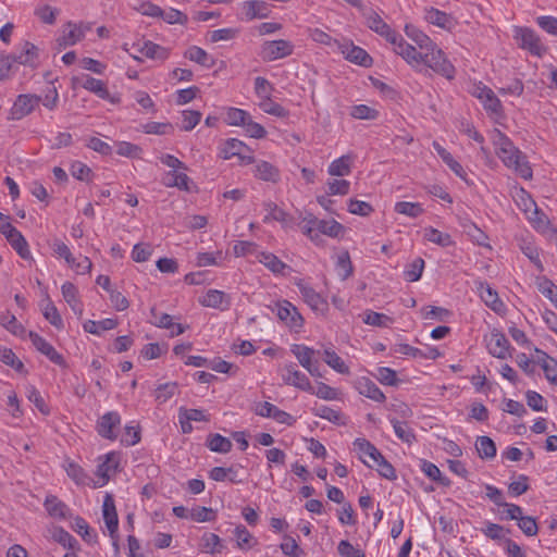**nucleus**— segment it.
<instances>
[{
	"instance_id": "obj_1",
	"label": "nucleus",
	"mask_w": 557,
	"mask_h": 557,
	"mask_svg": "<svg viewBox=\"0 0 557 557\" xmlns=\"http://www.w3.org/2000/svg\"><path fill=\"white\" fill-rule=\"evenodd\" d=\"M497 146L496 153L506 166L513 169L524 180L532 177V169L525 160V156L515 147L508 137L500 135Z\"/></svg>"
},
{
	"instance_id": "obj_2",
	"label": "nucleus",
	"mask_w": 557,
	"mask_h": 557,
	"mask_svg": "<svg viewBox=\"0 0 557 557\" xmlns=\"http://www.w3.org/2000/svg\"><path fill=\"white\" fill-rule=\"evenodd\" d=\"M39 58V49L29 41L20 45L17 52L2 59V66L10 70L13 65L35 67Z\"/></svg>"
},
{
	"instance_id": "obj_3",
	"label": "nucleus",
	"mask_w": 557,
	"mask_h": 557,
	"mask_svg": "<svg viewBox=\"0 0 557 557\" xmlns=\"http://www.w3.org/2000/svg\"><path fill=\"white\" fill-rule=\"evenodd\" d=\"M385 40L393 45L394 52L401 55L410 65L420 64L419 51L398 36L385 24Z\"/></svg>"
},
{
	"instance_id": "obj_4",
	"label": "nucleus",
	"mask_w": 557,
	"mask_h": 557,
	"mask_svg": "<svg viewBox=\"0 0 557 557\" xmlns=\"http://www.w3.org/2000/svg\"><path fill=\"white\" fill-rule=\"evenodd\" d=\"M515 37L521 48L528 50L534 55L542 57L547 51V48L542 42L540 36L531 28H517Z\"/></svg>"
},
{
	"instance_id": "obj_5",
	"label": "nucleus",
	"mask_w": 557,
	"mask_h": 557,
	"mask_svg": "<svg viewBox=\"0 0 557 557\" xmlns=\"http://www.w3.org/2000/svg\"><path fill=\"white\" fill-rule=\"evenodd\" d=\"M91 29L90 24L86 23H72L67 22L61 30V35L58 37L57 42L59 48H66L74 46L81 41L87 32Z\"/></svg>"
},
{
	"instance_id": "obj_6",
	"label": "nucleus",
	"mask_w": 557,
	"mask_h": 557,
	"mask_svg": "<svg viewBox=\"0 0 557 557\" xmlns=\"http://www.w3.org/2000/svg\"><path fill=\"white\" fill-rule=\"evenodd\" d=\"M335 46L338 48L343 57L349 62L362 67L372 66V58L369 53L361 47L354 45L352 41H335Z\"/></svg>"
},
{
	"instance_id": "obj_7",
	"label": "nucleus",
	"mask_w": 557,
	"mask_h": 557,
	"mask_svg": "<svg viewBox=\"0 0 557 557\" xmlns=\"http://www.w3.org/2000/svg\"><path fill=\"white\" fill-rule=\"evenodd\" d=\"M41 97L37 95L23 94L17 96L10 110L11 120H21L30 114L39 106Z\"/></svg>"
},
{
	"instance_id": "obj_8",
	"label": "nucleus",
	"mask_w": 557,
	"mask_h": 557,
	"mask_svg": "<svg viewBox=\"0 0 557 557\" xmlns=\"http://www.w3.org/2000/svg\"><path fill=\"white\" fill-rule=\"evenodd\" d=\"M294 51V45L289 40L278 39L265 41L262 45L261 54L268 60H277L288 57Z\"/></svg>"
},
{
	"instance_id": "obj_9",
	"label": "nucleus",
	"mask_w": 557,
	"mask_h": 557,
	"mask_svg": "<svg viewBox=\"0 0 557 557\" xmlns=\"http://www.w3.org/2000/svg\"><path fill=\"white\" fill-rule=\"evenodd\" d=\"M355 449L358 451L360 459L368 467L381 466L383 456L380 450L364 438H357L354 442Z\"/></svg>"
},
{
	"instance_id": "obj_10",
	"label": "nucleus",
	"mask_w": 557,
	"mask_h": 557,
	"mask_svg": "<svg viewBox=\"0 0 557 557\" xmlns=\"http://www.w3.org/2000/svg\"><path fill=\"white\" fill-rule=\"evenodd\" d=\"M120 424V414L115 411H110L104 413L97 421V432L101 437L114 441L117 437L115 430L119 429Z\"/></svg>"
},
{
	"instance_id": "obj_11",
	"label": "nucleus",
	"mask_w": 557,
	"mask_h": 557,
	"mask_svg": "<svg viewBox=\"0 0 557 557\" xmlns=\"http://www.w3.org/2000/svg\"><path fill=\"white\" fill-rule=\"evenodd\" d=\"M74 84L82 86L83 88L96 94L98 97L102 99L110 100L112 103L120 102L119 97L110 96L104 83L100 79L84 75L81 78H74Z\"/></svg>"
},
{
	"instance_id": "obj_12",
	"label": "nucleus",
	"mask_w": 557,
	"mask_h": 557,
	"mask_svg": "<svg viewBox=\"0 0 557 557\" xmlns=\"http://www.w3.org/2000/svg\"><path fill=\"white\" fill-rule=\"evenodd\" d=\"M277 317L287 326L298 329L304 324V319L297 308L289 301L283 300L276 304Z\"/></svg>"
},
{
	"instance_id": "obj_13",
	"label": "nucleus",
	"mask_w": 557,
	"mask_h": 557,
	"mask_svg": "<svg viewBox=\"0 0 557 557\" xmlns=\"http://www.w3.org/2000/svg\"><path fill=\"white\" fill-rule=\"evenodd\" d=\"M430 50L419 51L420 64L431 70H447L444 52L433 42Z\"/></svg>"
},
{
	"instance_id": "obj_14",
	"label": "nucleus",
	"mask_w": 557,
	"mask_h": 557,
	"mask_svg": "<svg viewBox=\"0 0 557 557\" xmlns=\"http://www.w3.org/2000/svg\"><path fill=\"white\" fill-rule=\"evenodd\" d=\"M424 20L429 24L435 25L446 30L453 29L457 24L453 15L433 7L424 8Z\"/></svg>"
},
{
	"instance_id": "obj_15",
	"label": "nucleus",
	"mask_w": 557,
	"mask_h": 557,
	"mask_svg": "<svg viewBox=\"0 0 557 557\" xmlns=\"http://www.w3.org/2000/svg\"><path fill=\"white\" fill-rule=\"evenodd\" d=\"M28 337L35 348L49 358L50 361L58 366H65L64 358L60 355L54 347L48 343L44 337L38 335L37 333L30 331L28 333Z\"/></svg>"
},
{
	"instance_id": "obj_16",
	"label": "nucleus",
	"mask_w": 557,
	"mask_h": 557,
	"mask_svg": "<svg viewBox=\"0 0 557 557\" xmlns=\"http://www.w3.org/2000/svg\"><path fill=\"white\" fill-rule=\"evenodd\" d=\"M103 519L111 539L116 542L119 519L112 495L107 494L103 500ZM116 545V543H114Z\"/></svg>"
},
{
	"instance_id": "obj_17",
	"label": "nucleus",
	"mask_w": 557,
	"mask_h": 557,
	"mask_svg": "<svg viewBox=\"0 0 557 557\" xmlns=\"http://www.w3.org/2000/svg\"><path fill=\"white\" fill-rule=\"evenodd\" d=\"M287 385H293L301 391L310 392L312 386L306 374L296 369L295 364H286L282 375Z\"/></svg>"
},
{
	"instance_id": "obj_18",
	"label": "nucleus",
	"mask_w": 557,
	"mask_h": 557,
	"mask_svg": "<svg viewBox=\"0 0 557 557\" xmlns=\"http://www.w3.org/2000/svg\"><path fill=\"white\" fill-rule=\"evenodd\" d=\"M509 341L506 336L497 330L491 333L487 342V348L490 354L499 359H505L509 355Z\"/></svg>"
},
{
	"instance_id": "obj_19",
	"label": "nucleus",
	"mask_w": 557,
	"mask_h": 557,
	"mask_svg": "<svg viewBox=\"0 0 557 557\" xmlns=\"http://www.w3.org/2000/svg\"><path fill=\"white\" fill-rule=\"evenodd\" d=\"M292 352L298 359L299 363L312 375L320 376V372L318 368L312 363V357L314 355V350L305 345H293Z\"/></svg>"
},
{
	"instance_id": "obj_20",
	"label": "nucleus",
	"mask_w": 557,
	"mask_h": 557,
	"mask_svg": "<svg viewBox=\"0 0 557 557\" xmlns=\"http://www.w3.org/2000/svg\"><path fill=\"white\" fill-rule=\"evenodd\" d=\"M309 222L315 225L318 232L332 238L343 237L346 232V227L335 220H319L310 215Z\"/></svg>"
},
{
	"instance_id": "obj_21",
	"label": "nucleus",
	"mask_w": 557,
	"mask_h": 557,
	"mask_svg": "<svg viewBox=\"0 0 557 557\" xmlns=\"http://www.w3.org/2000/svg\"><path fill=\"white\" fill-rule=\"evenodd\" d=\"M301 296L308 306L315 312L325 314L329 309L327 301L318 294L312 287L306 285H299Z\"/></svg>"
},
{
	"instance_id": "obj_22",
	"label": "nucleus",
	"mask_w": 557,
	"mask_h": 557,
	"mask_svg": "<svg viewBox=\"0 0 557 557\" xmlns=\"http://www.w3.org/2000/svg\"><path fill=\"white\" fill-rule=\"evenodd\" d=\"M200 304L206 307L226 310L231 305V298L222 290L209 289L200 300Z\"/></svg>"
},
{
	"instance_id": "obj_23",
	"label": "nucleus",
	"mask_w": 557,
	"mask_h": 557,
	"mask_svg": "<svg viewBox=\"0 0 557 557\" xmlns=\"http://www.w3.org/2000/svg\"><path fill=\"white\" fill-rule=\"evenodd\" d=\"M432 146L441 159L448 165V168L461 180L467 181L466 171L463 170L462 165L453 158L451 153L442 147L437 141H433Z\"/></svg>"
},
{
	"instance_id": "obj_24",
	"label": "nucleus",
	"mask_w": 557,
	"mask_h": 557,
	"mask_svg": "<svg viewBox=\"0 0 557 557\" xmlns=\"http://www.w3.org/2000/svg\"><path fill=\"white\" fill-rule=\"evenodd\" d=\"M255 176L264 182L277 183L281 178L280 170L268 161L256 164Z\"/></svg>"
},
{
	"instance_id": "obj_25",
	"label": "nucleus",
	"mask_w": 557,
	"mask_h": 557,
	"mask_svg": "<svg viewBox=\"0 0 557 557\" xmlns=\"http://www.w3.org/2000/svg\"><path fill=\"white\" fill-rule=\"evenodd\" d=\"M481 299L493 311L500 312L504 308L503 301L498 298V294L486 283H480L478 287Z\"/></svg>"
},
{
	"instance_id": "obj_26",
	"label": "nucleus",
	"mask_w": 557,
	"mask_h": 557,
	"mask_svg": "<svg viewBox=\"0 0 557 557\" xmlns=\"http://www.w3.org/2000/svg\"><path fill=\"white\" fill-rule=\"evenodd\" d=\"M44 506L52 518L65 519L67 517V506L54 495L47 496Z\"/></svg>"
},
{
	"instance_id": "obj_27",
	"label": "nucleus",
	"mask_w": 557,
	"mask_h": 557,
	"mask_svg": "<svg viewBox=\"0 0 557 557\" xmlns=\"http://www.w3.org/2000/svg\"><path fill=\"white\" fill-rule=\"evenodd\" d=\"M7 240L22 259L28 260L32 258L28 244L18 230L11 231V234H9Z\"/></svg>"
},
{
	"instance_id": "obj_28",
	"label": "nucleus",
	"mask_w": 557,
	"mask_h": 557,
	"mask_svg": "<svg viewBox=\"0 0 557 557\" xmlns=\"http://www.w3.org/2000/svg\"><path fill=\"white\" fill-rule=\"evenodd\" d=\"M119 467V455L109 453L106 455V460L97 468V475L102 479V483H107L111 473H114Z\"/></svg>"
},
{
	"instance_id": "obj_29",
	"label": "nucleus",
	"mask_w": 557,
	"mask_h": 557,
	"mask_svg": "<svg viewBox=\"0 0 557 557\" xmlns=\"http://www.w3.org/2000/svg\"><path fill=\"white\" fill-rule=\"evenodd\" d=\"M62 295L72 310L81 318L83 315V307L77 298V288L70 282H65L62 287Z\"/></svg>"
},
{
	"instance_id": "obj_30",
	"label": "nucleus",
	"mask_w": 557,
	"mask_h": 557,
	"mask_svg": "<svg viewBox=\"0 0 557 557\" xmlns=\"http://www.w3.org/2000/svg\"><path fill=\"white\" fill-rule=\"evenodd\" d=\"M475 448L482 459H493L496 456V445L490 436H478Z\"/></svg>"
},
{
	"instance_id": "obj_31",
	"label": "nucleus",
	"mask_w": 557,
	"mask_h": 557,
	"mask_svg": "<svg viewBox=\"0 0 557 557\" xmlns=\"http://www.w3.org/2000/svg\"><path fill=\"white\" fill-rule=\"evenodd\" d=\"M185 57L203 67H212L216 65L214 60L203 49L196 46L190 47L185 52Z\"/></svg>"
},
{
	"instance_id": "obj_32",
	"label": "nucleus",
	"mask_w": 557,
	"mask_h": 557,
	"mask_svg": "<svg viewBox=\"0 0 557 557\" xmlns=\"http://www.w3.org/2000/svg\"><path fill=\"white\" fill-rule=\"evenodd\" d=\"M190 178L185 173H177L176 171H170L166 173L163 184L166 187H177L181 190L189 191Z\"/></svg>"
},
{
	"instance_id": "obj_33",
	"label": "nucleus",
	"mask_w": 557,
	"mask_h": 557,
	"mask_svg": "<svg viewBox=\"0 0 557 557\" xmlns=\"http://www.w3.org/2000/svg\"><path fill=\"white\" fill-rule=\"evenodd\" d=\"M359 393L368 398L380 400L383 397V393L380 388L369 379L361 377L357 383Z\"/></svg>"
},
{
	"instance_id": "obj_34",
	"label": "nucleus",
	"mask_w": 557,
	"mask_h": 557,
	"mask_svg": "<svg viewBox=\"0 0 557 557\" xmlns=\"http://www.w3.org/2000/svg\"><path fill=\"white\" fill-rule=\"evenodd\" d=\"M351 172V159L343 156L329 165V174L332 176H345Z\"/></svg>"
},
{
	"instance_id": "obj_35",
	"label": "nucleus",
	"mask_w": 557,
	"mask_h": 557,
	"mask_svg": "<svg viewBox=\"0 0 557 557\" xmlns=\"http://www.w3.org/2000/svg\"><path fill=\"white\" fill-rule=\"evenodd\" d=\"M421 470L428 478L444 486H448L450 484V481L442 475L438 467L428 460H421Z\"/></svg>"
},
{
	"instance_id": "obj_36",
	"label": "nucleus",
	"mask_w": 557,
	"mask_h": 557,
	"mask_svg": "<svg viewBox=\"0 0 557 557\" xmlns=\"http://www.w3.org/2000/svg\"><path fill=\"white\" fill-rule=\"evenodd\" d=\"M208 447L215 453L226 454L232 448V442L220 435V434H211L207 440Z\"/></svg>"
},
{
	"instance_id": "obj_37",
	"label": "nucleus",
	"mask_w": 557,
	"mask_h": 557,
	"mask_svg": "<svg viewBox=\"0 0 557 557\" xmlns=\"http://www.w3.org/2000/svg\"><path fill=\"white\" fill-rule=\"evenodd\" d=\"M336 270L342 280H347L352 274L354 267L347 250H344L338 255Z\"/></svg>"
},
{
	"instance_id": "obj_38",
	"label": "nucleus",
	"mask_w": 557,
	"mask_h": 557,
	"mask_svg": "<svg viewBox=\"0 0 557 557\" xmlns=\"http://www.w3.org/2000/svg\"><path fill=\"white\" fill-rule=\"evenodd\" d=\"M42 314L46 320L50 322L54 327L58 330L63 329V320L57 309V307L53 305V302L47 297V304L42 308Z\"/></svg>"
},
{
	"instance_id": "obj_39",
	"label": "nucleus",
	"mask_w": 557,
	"mask_h": 557,
	"mask_svg": "<svg viewBox=\"0 0 557 557\" xmlns=\"http://www.w3.org/2000/svg\"><path fill=\"white\" fill-rule=\"evenodd\" d=\"M406 34L419 47V49H420L419 51L431 49L430 47H431V44H433V41L430 39V37L428 35H425L421 30H419L412 26H406Z\"/></svg>"
},
{
	"instance_id": "obj_40",
	"label": "nucleus",
	"mask_w": 557,
	"mask_h": 557,
	"mask_svg": "<svg viewBox=\"0 0 557 557\" xmlns=\"http://www.w3.org/2000/svg\"><path fill=\"white\" fill-rule=\"evenodd\" d=\"M424 237L438 246L448 247L453 244L451 236L448 233H443L436 228L429 227L424 231Z\"/></svg>"
},
{
	"instance_id": "obj_41",
	"label": "nucleus",
	"mask_w": 557,
	"mask_h": 557,
	"mask_svg": "<svg viewBox=\"0 0 557 557\" xmlns=\"http://www.w3.org/2000/svg\"><path fill=\"white\" fill-rule=\"evenodd\" d=\"M536 351L542 352L544 356L541 366L545 373V377L550 383L557 385V360L549 357L546 352L540 351L539 349H536Z\"/></svg>"
},
{
	"instance_id": "obj_42",
	"label": "nucleus",
	"mask_w": 557,
	"mask_h": 557,
	"mask_svg": "<svg viewBox=\"0 0 557 557\" xmlns=\"http://www.w3.org/2000/svg\"><path fill=\"white\" fill-rule=\"evenodd\" d=\"M424 260L422 258L414 259L404 271V277L407 282H417L423 272Z\"/></svg>"
},
{
	"instance_id": "obj_43",
	"label": "nucleus",
	"mask_w": 557,
	"mask_h": 557,
	"mask_svg": "<svg viewBox=\"0 0 557 557\" xmlns=\"http://www.w3.org/2000/svg\"><path fill=\"white\" fill-rule=\"evenodd\" d=\"M259 261L263 263L268 269H270L273 273H282L283 270L287 267L275 255L270 252H261Z\"/></svg>"
},
{
	"instance_id": "obj_44",
	"label": "nucleus",
	"mask_w": 557,
	"mask_h": 557,
	"mask_svg": "<svg viewBox=\"0 0 557 557\" xmlns=\"http://www.w3.org/2000/svg\"><path fill=\"white\" fill-rule=\"evenodd\" d=\"M0 325L11 332L13 335H23L24 326L17 322L14 314L3 313L0 315Z\"/></svg>"
},
{
	"instance_id": "obj_45",
	"label": "nucleus",
	"mask_w": 557,
	"mask_h": 557,
	"mask_svg": "<svg viewBox=\"0 0 557 557\" xmlns=\"http://www.w3.org/2000/svg\"><path fill=\"white\" fill-rule=\"evenodd\" d=\"M245 149H247V146L243 141L236 138L228 139L222 150L223 158L227 160L235 156L242 157Z\"/></svg>"
},
{
	"instance_id": "obj_46",
	"label": "nucleus",
	"mask_w": 557,
	"mask_h": 557,
	"mask_svg": "<svg viewBox=\"0 0 557 557\" xmlns=\"http://www.w3.org/2000/svg\"><path fill=\"white\" fill-rule=\"evenodd\" d=\"M395 211L410 218H417L422 214L423 209L418 202L399 201L395 205Z\"/></svg>"
},
{
	"instance_id": "obj_47",
	"label": "nucleus",
	"mask_w": 557,
	"mask_h": 557,
	"mask_svg": "<svg viewBox=\"0 0 557 557\" xmlns=\"http://www.w3.org/2000/svg\"><path fill=\"white\" fill-rule=\"evenodd\" d=\"M389 420L398 438L408 444L414 440V434L406 422L398 421L394 418Z\"/></svg>"
},
{
	"instance_id": "obj_48",
	"label": "nucleus",
	"mask_w": 557,
	"mask_h": 557,
	"mask_svg": "<svg viewBox=\"0 0 557 557\" xmlns=\"http://www.w3.org/2000/svg\"><path fill=\"white\" fill-rule=\"evenodd\" d=\"M140 52L143 55L150 58V59H165L168 57L166 50L151 41H145L143 44V47L140 48Z\"/></svg>"
},
{
	"instance_id": "obj_49",
	"label": "nucleus",
	"mask_w": 557,
	"mask_h": 557,
	"mask_svg": "<svg viewBox=\"0 0 557 557\" xmlns=\"http://www.w3.org/2000/svg\"><path fill=\"white\" fill-rule=\"evenodd\" d=\"M264 207L268 211V214L264 216V222H268L269 220H274L282 223L287 222L288 214L275 202L269 201L264 203Z\"/></svg>"
},
{
	"instance_id": "obj_50",
	"label": "nucleus",
	"mask_w": 557,
	"mask_h": 557,
	"mask_svg": "<svg viewBox=\"0 0 557 557\" xmlns=\"http://www.w3.org/2000/svg\"><path fill=\"white\" fill-rule=\"evenodd\" d=\"M235 536L237 539V545L240 548H251L257 544V541L244 525L236 527Z\"/></svg>"
},
{
	"instance_id": "obj_51",
	"label": "nucleus",
	"mask_w": 557,
	"mask_h": 557,
	"mask_svg": "<svg viewBox=\"0 0 557 557\" xmlns=\"http://www.w3.org/2000/svg\"><path fill=\"white\" fill-rule=\"evenodd\" d=\"M324 361L338 373L345 374L349 372L348 367L335 351L325 350Z\"/></svg>"
},
{
	"instance_id": "obj_52",
	"label": "nucleus",
	"mask_w": 557,
	"mask_h": 557,
	"mask_svg": "<svg viewBox=\"0 0 557 557\" xmlns=\"http://www.w3.org/2000/svg\"><path fill=\"white\" fill-rule=\"evenodd\" d=\"M201 112L196 110H184L182 112V129L191 131L201 120Z\"/></svg>"
},
{
	"instance_id": "obj_53",
	"label": "nucleus",
	"mask_w": 557,
	"mask_h": 557,
	"mask_svg": "<svg viewBox=\"0 0 557 557\" xmlns=\"http://www.w3.org/2000/svg\"><path fill=\"white\" fill-rule=\"evenodd\" d=\"M248 117L249 113L245 110L228 108L226 114V123L232 126H244Z\"/></svg>"
},
{
	"instance_id": "obj_54",
	"label": "nucleus",
	"mask_w": 557,
	"mask_h": 557,
	"mask_svg": "<svg viewBox=\"0 0 557 557\" xmlns=\"http://www.w3.org/2000/svg\"><path fill=\"white\" fill-rule=\"evenodd\" d=\"M177 392L176 383H165L158 386L156 389V400L159 404H164L170 398H172Z\"/></svg>"
},
{
	"instance_id": "obj_55",
	"label": "nucleus",
	"mask_w": 557,
	"mask_h": 557,
	"mask_svg": "<svg viewBox=\"0 0 557 557\" xmlns=\"http://www.w3.org/2000/svg\"><path fill=\"white\" fill-rule=\"evenodd\" d=\"M265 5L262 1L251 0L247 1L244 4L245 14L248 18L252 20L255 17H264L265 13L263 12Z\"/></svg>"
},
{
	"instance_id": "obj_56",
	"label": "nucleus",
	"mask_w": 557,
	"mask_h": 557,
	"mask_svg": "<svg viewBox=\"0 0 557 557\" xmlns=\"http://www.w3.org/2000/svg\"><path fill=\"white\" fill-rule=\"evenodd\" d=\"M527 404L534 411H545V399L544 397L534 391H528L525 393Z\"/></svg>"
},
{
	"instance_id": "obj_57",
	"label": "nucleus",
	"mask_w": 557,
	"mask_h": 557,
	"mask_svg": "<svg viewBox=\"0 0 557 557\" xmlns=\"http://www.w3.org/2000/svg\"><path fill=\"white\" fill-rule=\"evenodd\" d=\"M351 116L360 120H372L379 116V111L366 106L359 104L351 109Z\"/></svg>"
},
{
	"instance_id": "obj_58",
	"label": "nucleus",
	"mask_w": 557,
	"mask_h": 557,
	"mask_svg": "<svg viewBox=\"0 0 557 557\" xmlns=\"http://www.w3.org/2000/svg\"><path fill=\"white\" fill-rule=\"evenodd\" d=\"M350 183L346 180H333L327 182V195L345 196L349 193Z\"/></svg>"
},
{
	"instance_id": "obj_59",
	"label": "nucleus",
	"mask_w": 557,
	"mask_h": 557,
	"mask_svg": "<svg viewBox=\"0 0 557 557\" xmlns=\"http://www.w3.org/2000/svg\"><path fill=\"white\" fill-rule=\"evenodd\" d=\"M71 174L73 175V177L79 181H89L92 175V171L85 163L81 161H75L71 165Z\"/></svg>"
},
{
	"instance_id": "obj_60",
	"label": "nucleus",
	"mask_w": 557,
	"mask_h": 557,
	"mask_svg": "<svg viewBox=\"0 0 557 557\" xmlns=\"http://www.w3.org/2000/svg\"><path fill=\"white\" fill-rule=\"evenodd\" d=\"M214 511L208 507H197L189 511V518L197 522H206L214 519Z\"/></svg>"
},
{
	"instance_id": "obj_61",
	"label": "nucleus",
	"mask_w": 557,
	"mask_h": 557,
	"mask_svg": "<svg viewBox=\"0 0 557 557\" xmlns=\"http://www.w3.org/2000/svg\"><path fill=\"white\" fill-rule=\"evenodd\" d=\"M518 527L527 536H534L537 534L539 531L535 519L530 516L520 517V520L518 521Z\"/></svg>"
},
{
	"instance_id": "obj_62",
	"label": "nucleus",
	"mask_w": 557,
	"mask_h": 557,
	"mask_svg": "<svg viewBox=\"0 0 557 557\" xmlns=\"http://www.w3.org/2000/svg\"><path fill=\"white\" fill-rule=\"evenodd\" d=\"M536 23L547 34L557 37V17L550 15H542L536 18Z\"/></svg>"
},
{
	"instance_id": "obj_63",
	"label": "nucleus",
	"mask_w": 557,
	"mask_h": 557,
	"mask_svg": "<svg viewBox=\"0 0 557 557\" xmlns=\"http://www.w3.org/2000/svg\"><path fill=\"white\" fill-rule=\"evenodd\" d=\"M537 289L550 301L557 297V286L546 277L537 281Z\"/></svg>"
},
{
	"instance_id": "obj_64",
	"label": "nucleus",
	"mask_w": 557,
	"mask_h": 557,
	"mask_svg": "<svg viewBox=\"0 0 557 557\" xmlns=\"http://www.w3.org/2000/svg\"><path fill=\"white\" fill-rule=\"evenodd\" d=\"M338 554L343 557H364V554L355 548L348 541L343 540L337 546Z\"/></svg>"
}]
</instances>
